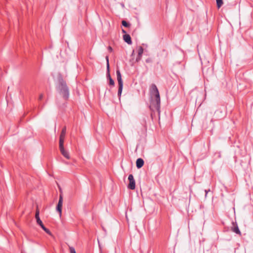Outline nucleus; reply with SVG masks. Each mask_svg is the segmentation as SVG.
<instances>
[{
    "label": "nucleus",
    "mask_w": 253,
    "mask_h": 253,
    "mask_svg": "<svg viewBox=\"0 0 253 253\" xmlns=\"http://www.w3.org/2000/svg\"><path fill=\"white\" fill-rule=\"evenodd\" d=\"M122 25H123L124 26L126 27H129V24L128 23H127L126 21H125V20H123V21H122Z\"/></svg>",
    "instance_id": "nucleus-14"
},
{
    "label": "nucleus",
    "mask_w": 253,
    "mask_h": 253,
    "mask_svg": "<svg viewBox=\"0 0 253 253\" xmlns=\"http://www.w3.org/2000/svg\"><path fill=\"white\" fill-rule=\"evenodd\" d=\"M209 191H210V190H209ZM205 192H206V197L207 196V193L208 192V191L207 190H205Z\"/></svg>",
    "instance_id": "nucleus-24"
},
{
    "label": "nucleus",
    "mask_w": 253,
    "mask_h": 253,
    "mask_svg": "<svg viewBox=\"0 0 253 253\" xmlns=\"http://www.w3.org/2000/svg\"><path fill=\"white\" fill-rule=\"evenodd\" d=\"M70 253H76L75 249L72 247L69 248Z\"/></svg>",
    "instance_id": "nucleus-15"
},
{
    "label": "nucleus",
    "mask_w": 253,
    "mask_h": 253,
    "mask_svg": "<svg viewBox=\"0 0 253 253\" xmlns=\"http://www.w3.org/2000/svg\"><path fill=\"white\" fill-rule=\"evenodd\" d=\"M62 133H66V127L65 126L62 128Z\"/></svg>",
    "instance_id": "nucleus-20"
},
{
    "label": "nucleus",
    "mask_w": 253,
    "mask_h": 253,
    "mask_svg": "<svg viewBox=\"0 0 253 253\" xmlns=\"http://www.w3.org/2000/svg\"><path fill=\"white\" fill-rule=\"evenodd\" d=\"M106 61H107V70H109V59H108V56L106 57Z\"/></svg>",
    "instance_id": "nucleus-16"
},
{
    "label": "nucleus",
    "mask_w": 253,
    "mask_h": 253,
    "mask_svg": "<svg viewBox=\"0 0 253 253\" xmlns=\"http://www.w3.org/2000/svg\"><path fill=\"white\" fill-rule=\"evenodd\" d=\"M146 63H151L152 62V59L150 58H147L146 59Z\"/></svg>",
    "instance_id": "nucleus-21"
},
{
    "label": "nucleus",
    "mask_w": 253,
    "mask_h": 253,
    "mask_svg": "<svg viewBox=\"0 0 253 253\" xmlns=\"http://www.w3.org/2000/svg\"><path fill=\"white\" fill-rule=\"evenodd\" d=\"M65 133H61L59 137V145H64V141L65 137Z\"/></svg>",
    "instance_id": "nucleus-10"
},
{
    "label": "nucleus",
    "mask_w": 253,
    "mask_h": 253,
    "mask_svg": "<svg viewBox=\"0 0 253 253\" xmlns=\"http://www.w3.org/2000/svg\"><path fill=\"white\" fill-rule=\"evenodd\" d=\"M107 78L110 80V78H111V76H110V73H109V70H107Z\"/></svg>",
    "instance_id": "nucleus-19"
},
{
    "label": "nucleus",
    "mask_w": 253,
    "mask_h": 253,
    "mask_svg": "<svg viewBox=\"0 0 253 253\" xmlns=\"http://www.w3.org/2000/svg\"><path fill=\"white\" fill-rule=\"evenodd\" d=\"M122 32L124 33H126V31L124 29L122 30Z\"/></svg>",
    "instance_id": "nucleus-25"
},
{
    "label": "nucleus",
    "mask_w": 253,
    "mask_h": 253,
    "mask_svg": "<svg viewBox=\"0 0 253 253\" xmlns=\"http://www.w3.org/2000/svg\"><path fill=\"white\" fill-rule=\"evenodd\" d=\"M150 92L151 94V101L150 108L152 111L157 110L160 112V97L159 90L155 84H152L150 87Z\"/></svg>",
    "instance_id": "nucleus-1"
},
{
    "label": "nucleus",
    "mask_w": 253,
    "mask_h": 253,
    "mask_svg": "<svg viewBox=\"0 0 253 253\" xmlns=\"http://www.w3.org/2000/svg\"><path fill=\"white\" fill-rule=\"evenodd\" d=\"M128 179L129 180V184L128 188L131 190H133L135 188V182L132 174H130L128 175Z\"/></svg>",
    "instance_id": "nucleus-6"
},
{
    "label": "nucleus",
    "mask_w": 253,
    "mask_h": 253,
    "mask_svg": "<svg viewBox=\"0 0 253 253\" xmlns=\"http://www.w3.org/2000/svg\"><path fill=\"white\" fill-rule=\"evenodd\" d=\"M63 196L62 194H60L59 195V199L56 207V211L59 212L60 216H61L62 214V207L63 205Z\"/></svg>",
    "instance_id": "nucleus-5"
},
{
    "label": "nucleus",
    "mask_w": 253,
    "mask_h": 253,
    "mask_svg": "<svg viewBox=\"0 0 253 253\" xmlns=\"http://www.w3.org/2000/svg\"><path fill=\"white\" fill-rule=\"evenodd\" d=\"M141 57H142V56L137 55V57H136V62L139 61L141 60Z\"/></svg>",
    "instance_id": "nucleus-18"
},
{
    "label": "nucleus",
    "mask_w": 253,
    "mask_h": 253,
    "mask_svg": "<svg viewBox=\"0 0 253 253\" xmlns=\"http://www.w3.org/2000/svg\"><path fill=\"white\" fill-rule=\"evenodd\" d=\"M216 4L218 8H220L223 4L222 0H216Z\"/></svg>",
    "instance_id": "nucleus-13"
},
{
    "label": "nucleus",
    "mask_w": 253,
    "mask_h": 253,
    "mask_svg": "<svg viewBox=\"0 0 253 253\" xmlns=\"http://www.w3.org/2000/svg\"><path fill=\"white\" fill-rule=\"evenodd\" d=\"M123 39L125 42H126L128 44H131L132 43L131 37L128 34H125L123 36Z\"/></svg>",
    "instance_id": "nucleus-8"
},
{
    "label": "nucleus",
    "mask_w": 253,
    "mask_h": 253,
    "mask_svg": "<svg viewBox=\"0 0 253 253\" xmlns=\"http://www.w3.org/2000/svg\"><path fill=\"white\" fill-rule=\"evenodd\" d=\"M233 224L234 227L232 228V231L236 233V234L241 235V232H240L237 224H234V223Z\"/></svg>",
    "instance_id": "nucleus-11"
},
{
    "label": "nucleus",
    "mask_w": 253,
    "mask_h": 253,
    "mask_svg": "<svg viewBox=\"0 0 253 253\" xmlns=\"http://www.w3.org/2000/svg\"><path fill=\"white\" fill-rule=\"evenodd\" d=\"M108 49L110 52H112L113 50V49L111 46H109Z\"/></svg>",
    "instance_id": "nucleus-23"
},
{
    "label": "nucleus",
    "mask_w": 253,
    "mask_h": 253,
    "mask_svg": "<svg viewBox=\"0 0 253 253\" xmlns=\"http://www.w3.org/2000/svg\"><path fill=\"white\" fill-rule=\"evenodd\" d=\"M39 214H40V211H39V210L37 209V210H36V214H35V218H36V221H37V223L38 224H39L41 227V228L46 233H47L48 234L50 235H51V232L49 231V229H48L47 228H46L44 226V225L43 224L42 220H41L40 218V216H39Z\"/></svg>",
    "instance_id": "nucleus-4"
},
{
    "label": "nucleus",
    "mask_w": 253,
    "mask_h": 253,
    "mask_svg": "<svg viewBox=\"0 0 253 253\" xmlns=\"http://www.w3.org/2000/svg\"><path fill=\"white\" fill-rule=\"evenodd\" d=\"M43 98V94H41L39 96V100H42Z\"/></svg>",
    "instance_id": "nucleus-22"
},
{
    "label": "nucleus",
    "mask_w": 253,
    "mask_h": 253,
    "mask_svg": "<svg viewBox=\"0 0 253 253\" xmlns=\"http://www.w3.org/2000/svg\"><path fill=\"white\" fill-rule=\"evenodd\" d=\"M59 149L62 155L67 159L70 158L68 152L65 150L64 145H59Z\"/></svg>",
    "instance_id": "nucleus-7"
},
{
    "label": "nucleus",
    "mask_w": 253,
    "mask_h": 253,
    "mask_svg": "<svg viewBox=\"0 0 253 253\" xmlns=\"http://www.w3.org/2000/svg\"><path fill=\"white\" fill-rule=\"evenodd\" d=\"M114 84L115 83L113 80L112 78H110V79L109 80V84L111 85H114Z\"/></svg>",
    "instance_id": "nucleus-17"
},
{
    "label": "nucleus",
    "mask_w": 253,
    "mask_h": 253,
    "mask_svg": "<svg viewBox=\"0 0 253 253\" xmlns=\"http://www.w3.org/2000/svg\"><path fill=\"white\" fill-rule=\"evenodd\" d=\"M116 74L117 81L118 82L119 84L118 95L119 98H120L123 88V82L122 79L121 72L120 71V70L118 69L116 71Z\"/></svg>",
    "instance_id": "nucleus-3"
},
{
    "label": "nucleus",
    "mask_w": 253,
    "mask_h": 253,
    "mask_svg": "<svg viewBox=\"0 0 253 253\" xmlns=\"http://www.w3.org/2000/svg\"><path fill=\"white\" fill-rule=\"evenodd\" d=\"M143 52V48L141 46L138 47V55L142 56Z\"/></svg>",
    "instance_id": "nucleus-12"
},
{
    "label": "nucleus",
    "mask_w": 253,
    "mask_h": 253,
    "mask_svg": "<svg viewBox=\"0 0 253 253\" xmlns=\"http://www.w3.org/2000/svg\"><path fill=\"white\" fill-rule=\"evenodd\" d=\"M136 167L138 169L141 168L144 165V161L141 158H138L136 162Z\"/></svg>",
    "instance_id": "nucleus-9"
},
{
    "label": "nucleus",
    "mask_w": 253,
    "mask_h": 253,
    "mask_svg": "<svg viewBox=\"0 0 253 253\" xmlns=\"http://www.w3.org/2000/svg\"><path fill=\"white\" fill-rule=\"evenodd\" d=\"M56 89L59 94L65 100H67L69 97V90L65 81L61 77H59L58 82L56 85Z\"/></svg>",
    "instance_id": "nucleus-2"
}]
</instances>
